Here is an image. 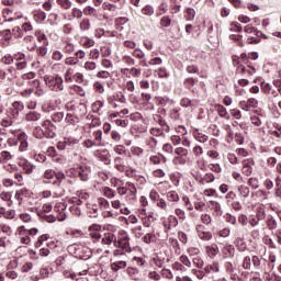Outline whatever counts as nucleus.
Instances as JSON below:
<instances>
[{"label":"nucleus","mask_w":281,"mask_h":281,"mask_svg":"<svg viewBox=\"0 0 281 281\" xmlns=\"http://www.w3.org/2000/svg\"><path fill=\"white\" fill-rule=\"evenodd\" d=\"M179 262L182 263V267H187V269H192V258L188 257V255H181L179 257Z\"/></svg>","instance_id":"f704fd0d"},{"label":"nucleus","mask_w":281,"mask_h":281,"mask_svg":"<svg viewBox=\"0 0 281 281\" xmlns=\"http://www.w3.org/2000/svg\"><path fill=\"white\" fill-rule=\"evenodd\" d=\"M126 271H127V274L130 276V278H132L135 281L139 280V278H140L139 269L133 268V267H128Z\"/></svg>","instance_id":"e433bc0d"},{"label":"nucleus","mask_w":281,"mask_h":281,"mask_svg":"<svg viewBox=\"0 0 281 281\" xmlns=\"http://www.w3.org/2000/svg\"><path fill=\"white\" fill-rule=\"evenodd\" d=\"M76 175L80 181H89V177L91 176V167L80 166L76 169Z\"/></svg>","instance_id":"9b49d317"},{"label":"nucleus","mask_w":281,"mask_h":281,"mask_svg":"<svg viewBox=\"0 0 281 281\" xmlns=\"http://www.w3.org/2000/svg\"><path fill=\"white\" fill-rule=\"evenodd\" d=\"M112 243H113V246L115 247V234L104 233L101 239V245H111Z\"/></svg>","instance_id":"4be33fe9"},{"label":"nucleus","mask_w":281,"mask_h":281,"mask_svg":"<svg viewBox=\"0 0 281 281\" xmlns=\"http://www.w3.org/2000/svg\"><path fill=\"white\" fill-rule=\"evenodd\" d=\"M251 262H252L254 269H256L257 271H260V269H262V259H260V257L252 256Z\"/></svg>","instance_id":"49530a36"},{"label":"nucleus","mask_w":281,"mask_h":281,"mask_svg":"<svg viewBox=\"0 0 281 281\" xmlns=\"http://www.w3.org/2000/svg\"><path fill=\"white\" fill-rule=\"evenodd\" d=\"M244 32L246 34H254L255 37H247V43L251 44H258L260 42V36H262V32L258 31L254 25L247 24L244 27Z\"/></svg>","instance_id":"423d86ee"},{"label":"nucleus","mask_w":281,"mask_h":281,"mask_svg":"<svg viewBox=\"0 0 281 281\" xmlns=\"http://www.w3.org/2000/svg\"><path fill=\"white\" fill-rule=\"evenodd\" d=\"M116 192L119 196L125 195V202L127 205H133L135 201H137V187H135V183L128 181L125 183V186H119L116 187Z\"/></svg>","instance_id":"f257e3e1"},{"label":"nucleus","mask_w":281,"mask_h":281,"mask_svg":"<svg viewBox=\"0 0 281 281\" xmlns=\"http://www.w3.org/2000/svg\"><path fill=\"white\" fill-rule=\"evenodd\" d=\"M65 122L67 124H72L74 126H76V124H78V122H80V119L71 113H67L66 117H65Z\"/></svg>","instance_id":"37998d69"},{"label":"nucleus","mask_w":281,"mask_h":281,"mask_svg":"<svg viewBox=\"0 0 281 281\" xmlns=\"http://www.w3.org/2000/svg\"><path fill=\"white\" fill-rule=\"evenodd\" d=\"M112 271H120V269H126V261H115L111 263Z\"/></svg>","instance_id":"09e8293b"},{"label":"nucleus","mask_w":281,"mask_h":281,"mask_svg":"<svg viewBox=\"0 0 281 281\" xmlns=\"http://www.w3.org/2000/svg\"><path fill=\"white\" fill-rule=\"evenodd\" d=\"M23 109H25V105H23V102L14 101L11 104V109H10V115H11L12 120H18L19 115H20L21 111H23Z\"/></svg>","instance_id":"f8f14e48"},{"label":"nucleus","mask_w":281,"mask_h":281,"mask_svg":"<svg viewBox=\"0 0 281 281\" xmlns=\"http://www.w3.org/2000/svg\"><path fill=\"white\" fill-rule=\"evenodd\" d=\"M167 200L170 203H177L179 201V193H177V191L167 192Z\"/></svg>","instance_id":"3c124183"},{"label":"nucleus","mask_w":281,"mask_h":281,"mask_svg":"<svg viewBox=\"0 0 281 281\" xmlns=\"http://www.w3.org/2000/svg\"><path fill=\"white\" fill-rule=\"evenodd\" d=\"M44 82L50 89V91H55L58 93L59 91H65V85L63 81V77L59 75L54 76H44Z\"/></svg>","instance_id":"f03ea898"},{"label":"nucleus","mask_w":281,"mask_h":281,"mask_svg":"<svg viewBox=\"0 0 281 281\" xmlns=\"http://www.w3.org/2000/svg\"><path fill=\"white\" fill-rule=\"evenodd\" d=\"M94 139L93 142L97 144V146H102V130H98L92 133Z\"/></svg>","instance_id":"864d4df0"},{"label":"nucleus","mask_w":281,"mask_h":281,"mask_svg":"<svg viewBox=\"0 0 281 281\" xmlns=\"http://www.w3.org/2000/svg\"><path fill=\"white\" fill-rule=\"evenodd\" d=\"M207 205L209 209L213 211V216H216L217 218H220V216H223V209L221 207V203L216 201H210Z\"/></svg>","instance_id":"ddd939ff"},{"label":"nucleus","mask_w":281,"mask_h":281,"mask_svg":"<svg viewBox=\"0 0 281 281\" xmlns=\"http://www.w3.org/2000/svg\"><path fill=\"white\" fill-rule=\"evenodd\" d=\"M35 36L38 41V43H42V45H49V40H47V35L41 31L35 32Z\"/></svg>","instance_id":"4c0bfd02"},{"label":"nucleus","mask_w":281,"mask_h":281,"mask_svg":"<svg viewBox=\"0 0 281 281\" xmlns=\"http://www.w3.org/2000/svg\"><path fill=\"white\" fill-rule=\"evenodd\" d=\"M187 254L189 255V258H196L198 256H201V249L198 247L191 246L187 249Z\"/></svg>","instance_id":"c03bdc74"},{"label":"nucleus","mask_w":281,"mask_h":281,"mask_svg":"<svg viewBox=\"0 0 281 281\" xmlns=\"http://www.w3.org/2000/svg\"><path fill=\"white\" fill-rule=\"evenodd\" d=\"M101 192L103 194V196H105L106 199H115V190L111 189L110 187H103L101 189Z\"/></svg>","instance_id":"c9c22d12"},{"label":"nucleus","mask_w":281,"mask_h":281,"mask_svg":"<svg viewBox=\"0 0 281 281\" xmlns=\"http://www.w3.org/2000/svg\"><path fill=\"white\" fill-rule=\"evenodd\" d=\"M87 210L89 214H91L92 218H98V214L100 212V205L98 202H87Z\"/></svg>","instance_id":"2eb2a0df"},{"label":"nucleus","mask_w":281,"mask_h":281,"mask_svg":"<svg viewBox=\"0 0 281 281\" xmlns=\"http://www.w3.org/2000/svg\"><path fill=\"white\" fill-rule=\"evenodd\" d=\"M74 19H82V10H80L78 7L71 9L69 21H74Z\"/></svg>","instance_id":"a19ab883"},{"label":"nucleus","mask_w":281,"mask_h":281,"mask_svg":"<svg viewBox=\"0 0 281 281\" xmlns=\"http://www.w3.org/2000/svg\"><path fill=\"white\" fill-rule=\"evenodd\" d=\"M11 34L14 36V38H23V29H20V26H14Z\"/></svg>","instance_id":"052dcab7"},{"label":"nucleus","mask_w":281,"mask_h":281,"mask_svg":"<svg viewBox=\"0 0 281 281\" xmlns=\"http://www.w3.org/2000/svg\"><path fill=\"white\" fill-rule=\"evenodd\" d=\"M236 254V248H234L231 244H225L222 248V256L223 258H234V255Z\"/></svg>","instance_id":"dca6fc26"},{"label":"nucleus","mask_w":281,"mask_h":281,"mask_svg":"<svg viewBox=\"0 0 281 281\" xmlns=\"http://www.w3.org/2000/svg\"><path fill=\"white\" fill-rule=\"evenodd\" d=\"M80 140L78 138L69 137L65 139V146L74 148V146H78Z\"/></svg>","instance_id":"680f3d73"},{"label":"nucleus","mask_w":281,"mask_h":281,"mask_svg":"<svg viewBox=\"0 0 281 281\" xmlns=\"http://www.w3.org/2000/svg\"><path fill=\"white\" fill-rule=\"evenodd\" d=\"M0 199H1V201H4V203H7L8 207H12L14 202L12 201V193L11 192H5V191L1 192L0 193Z\"/></svg>","instance_id":"c85d7f7f"},{"label":"nucleus","mask_w":281,"mask_h":281,"mask_svg":"<svg viewBox=\"0 0 281 281\" xmlns=\"http://www.w3.org/2000/svg\"><path fill=\"white\" fill-rule=\"evenodd\" d=\"M55 179L56 181H53V184L60 186V183H63V181L66 179L65 173H63V171L55 172Z\"/></svg>","instance_id":"6e6d98bb"},{"label":"nucleus","mask_w":281,"mask_h":281,"mask_svg":"<svg viewBox=\"0 0 281 281\" xmlns=\"http://www.w3.org/2000/svg\"><path fill=\"white\" fill-rule=\"evenodd\" d=\"M11 133L12 135H16L18 142H20V146H19L20 153H25L30 146V143H27V134L25 132L19 133V131H12Z\"/></svg>","instance_id":"6e6552de"},{"label":"nucleus","mask_w":281,"mask_h":281,"mask_svg":"<svg viewBox=\"0 0 281 281\" xmlns=\"http://www.w3.org/2000/svg\"><path fill=\"white\" fill-rule=\"evenodd\" d=\"M191 273L193 276H195V278L198 280H203V278H205V273H207V272H205V270H202V269L198 268V269H192Z\"/></svg>","instance_id":"5fc2aeb1"},{"label":"nucleus","mask_w":281,"mask_h":281,"mask_svg":"<svg viewBox=\"0 0 281 281\" xmlns=\"http://www.w3.org/2000/svg\"><path fill=\"white\" fill-rule=\"evenodd\" d=\"M193 137L194 139H196V142H200V144H205V142L210 139V136H207L199 130H193Z\"/></svg>","instance_id":"393cba45"},{"label":"nucleus","mask_w":281,"mask_h":281,"mask_svg":"<svg viewBox=\"0 0 281 281\" xmlns=\"http://www.w3.org/2000/svg\"><path fill=\"white\" fill-rule=\"evenodd\" d=\"M150 164H154V166H159L161 164H166L167 158L164 155H154L149 157Z\"/></svg>","instance_id":"bb28decb"},{"label":"nucleus","mask_w":281,"mask_h":281,"mask_svg":"<svg viewBox=\"0 0 281 281\" xmlns=\"http://www.w3.org/2000/svg\"><path fill=\"white\" fill-rule=\"evenodd\" d=\"M191 265L195 267V269H203L205 267V260H203L201 255H198V257L191 258Z\"/></svg>","instance_id":"a878e982"},{"label":"nucleus","mask_w":281,"mask_h":281,"mask_svg":"<svg viewBox=\"0 0 281 281\" xmlns=\"http://www.w3.org/2000/svg\"><path fill=\"white\" fill-rule=\"evenodd\" d=\"M113 98H115V100H117V102H120L121 104H126V95H124V93L122 91L116 92L115 95L110 97L108 99V102L111 104V102H113Z\"/></svg>","instance_id":"473e14b6"},{"label":"nucleus","mask_w":281,"mask_h":281,"mask_svg":"<svg viewBox=\"0 0 281 281\" xmlns=\"http://www.w3.org/2000/svg\"><path fill=\"white\" fill-rule=\"evenodd\" d=\"M99 210L102 212L103 218H113V210H111V203L104 198L97 199Z\"/></svg>","instance_id":"20e7f679"},{"label":"nucleus","mask_w":281,"mask_h":281,"mask_svg":"<svg viewBox=\"0 0 281 281\" xmlns=\"http://www.w3.org/2000/svg\"><path fill=\"white\" fill-rule=\"evenodd\" d=\"M237 74H247V76H254L256 74V68L251 66H248V68H245V66H238Z\"/></svg>","instance_id":"2f4dec72"},{"label":"nucleus","mask_w":281,"mask_h":281,"mask_svg":"<svg viewBox=\"0 0 281 281\" xmlns=\"http://www.w3.org/2000/svg\"><path fill=\"white\" fill-rule=\"evenodd\" d=\"M46 240H49V235L44 234L38 237L37 241L35 243V247H43V244L46 243Z\"/></svg>","instance_id":"338daca9"},{"label":"nucleus","mask_w":281,"mask_h":281,"mask_svg":"<svg viewBox=\"0 0 281 281\" xmlns=\"http://www.w3.org/2000/svg\"><path fill=\"white\" fill-rule=\"evenodd\" d=\"M131 153H132V155H134V157H142V155H144V148L137 147V146H132Z\"/></svg>","instance_id":"0e129e2a"},{"label":"nucleus","mask_w":281,"mask_h":281,"mask_svg":"<svg viewBox=\"0 0 281 281\" xmlns=\"http://www.w3.org/2000/svg\"><path fill=\"white\" fill-rule=\"evenodd\" d=\"M169 244L171 245V247H173L175 254H177V256H179L181 254V246L179 245V240H177L173 237H170Z\"/></svg>","instance_id":"a18cd8bd"},{"label":"nucleus","mask_w":281,"mask_h":281,"mask_svg":"<svg viewBox=\"0 0 281 281\" xmlns=\"http://www.w3.org/2000/svg\"><path fill=\"white\" fill-rule=\"evenodd\" d=\"M33 135H34V137H36V139H43V137H45V132H44L43 127L37 126L34 128Z\"/></svg>","instance_id":"13d9d810"},{"label":"nucleus","mask_w":281,"mask_h":281,"mask_svg":"<svg viewBox=\"0 0 281 281\" xmlns=\"http://www.w3.org/2000/svg\"><path fill=\"white\" fill-rule=\"evenodd\" d=\"M215 111L218 113L220 117H224V120H229V113H227V109H225V106L216 104Z\"/></svg>","instance_id":"72a5a7b5"},{"label":"nucleus","mask_w":281,"mask_h":281,"mask_svg":"<svg viewBox=\"0 0 281 281\" xmlns=\"http://www.w3.org/2000/svg\"><path fill=\"white\" fill-rule=\"evenodd\" d=\"M21 166V168L24 170L25 175H32V172H34V165H32V162L27 161V160H22L19 164Z\"/></svg>","instance_id":"cd10ccee"},{"label":"nucleus","mask_w":281,"mask_h":281,"mask_svg":"<svg viewBox=\"0 0 281 281\" xmlns=\"http://www.w3.org/2000/svg\"><path fill=\"white\" fill-rule=\"evenodd\" d=\"M56 177V171L53 169H47L43 175L44 183H54V179Z\"/></svg>","instance_id":"b1692460"},{"label":"nucleus","mask_w":281,"mask_h":281,"mask_svg":"<svg viewBox=\"0 0 281 281\" xmlns=\"http://www.w3.org/2000/svg\"><path fill=\"white\" fill-rule=\"evenodd\" d=\"M157 144L158 142L155 137H148L145 140V146H147V148H149L151 153H155L157 150Z\"/></svg>","instance_id":"c756f323"},{"label":"nucleus","mask_w":281,"mask_h":281,"mask_svg":"<svg viewBox=\"0 0 281 281\" xmlns=\"http://www.w3.org/2000/svg\"><path fill=\"white\" fill-rule=\"evenodd\" d=\"M198 229V236L201 240H212V233L207 231H203V225H200L196 227Z\"/></svg>","instance_id":"aec40b11"},{"label":"nucleus","mask_w":281,"mask_h":281,"mask_svg":"<svg viewBox=\"0 0 281 281\" xmlns=\"http://www.w3.org/2000/svg\"><path fill=\"white\" fill-rule=\"evenodd\" d=\"M165 133H166V130L161 127H153L150 130V135H153L154 137H161L164 136Z\"/></svg>","instance_id":"4d7b16f0"},{"label":"nucleus","mask_w":281,"mask_h":281,"mask_svg":"<svg viewBox=\"0 0 281 281\" xmlns=\"http://www.w3.org/2000/svg\"><path fill=\"white\" fill-rule=\"evenodd\" d=\"M42 127L44 131V137H46V139H54V137H56V125H54L52 121L45 120L42 123Z\"/></svg>","instance_id":"0eeeda50"},{"label":"nucleus","mask_w":281,"mask_h":281,"mask_svg":"<svg viewBox=\"0 0 281 281\" xmlns=\"http://www.w3.org/2000/svg\"><path fill=\"white\" fill-rule=\"evenodd\" d=\"M248 186L251 188V190H258V188H260V181L258 178H250L248 180Z\"/></svg>","instance_id":"e2e57ef3"},{"label":"nucleus","mask_w":281,"mask_h":281,"mask_svg":"<svg viewBox=\"0 0 281 281\" xmlns=\"http://www.w3.org/2000/svg\"><path fill=\"white\" fill-rule=\"evenodd\" d=\"M13 60H15V69H18V71H21L27 67V59L23 53L14 54Z\"/></svg>","instance_id":"9d476101"},{"label":"nucleus","mask_w":281,"mask_h":281,"mask_svg":"<svg viewBox=\"0 0 281 281\" xmlns=\"http://www.w3.org/2000/svg\"><path fill=\"white\" fill-rule=\"evenodd\" d=\"M79 30L81 32H89L91 30V21L89 18H83L79 23Z\"/></svg>","instance_id":"7c9ffc66"},{"label":"nucleus","mask_w":281,"mask_h":281,"mask_svg":"<svg viewBox=\"0 0 281 281\" xmlns=\"http://www.w3.org/2000/svg\"><path fill=\"white\" fill-rule=\"evenodd\" d=\"M12 159V154L8 150H3L0 153V164H8Z\"/></svg>","instance_id":"de8ad7c7"},{"label":"nucleus","mask_w":281,"mask_h":281,"mask_svg":"<svg viewBox=\"0 0 281 281\" xmlns=\"http://www.w3.org/2000/svg\"><path fill=\"white\" fill-rule=\"evenodd\" d=\"M89 232L91 238H93L94 240H100V238H102V235L100 234V232H102V226L100 224H92L89 227Z\"/></svg>","instance_id":"4468645a"},{"label":"nucleus","mask_w":281,"mask_h":281,"mask_svg":"<svg viewBox=\"0 0 281 281\" xmlns=\"http://www.w3.org/2000/svg\"><path fill=\"white\" fill-rule=\"evenodd\" d=\"M179 225V220L175 215H170L168 218L164 220V227L166 229H172Z\"/></svg>","instance_id":"f3484780"},{"label":"nucleus","mask_w":281,"mask_h":281,"mask_svg":"<svg viewBox=\"0 0 281 281\" xmlns=\"http://www.w3.org/2000/svg\"><path fill=\"white\" fill-rule=\"evenodd\" d=\"M237 190L239 192V195L244 199H247V196H249V187L240 184L237 187Z\"/></svg>","instance_id":"8fccbe9b"},{"label":"nucleus","mask_w":281,"mask_h":281,"mask_svg":"<svg viewBox=\"0 0 281 281\" xmlns=\"http://www.w3.org/2000/svg\"><path fill=\"white\" fill-rule=\"evenodd\" d=\"M0 80H8L9 82L16 80V68L10 66L5 70L0 69Z\"/></svg>","instance_id":"1a4fd4ad"},{"label":"nucleus","mask_w":281,"mask_h":281,"mask_svg":"<svg viewBox=\"0 0 281 281\" xmlns=\"http://www.w3.org/2000/svg\"><path fill=\"white\" fill-rule=\"evenodd\" d=\"M205 254L211 259L216 258V256H218V246L216 244H213L211 246H206L205 247Z\"/></svg>","instance_id":"412c9836"},{"label":"nucleus","mask_w":281,"mask_h":281,"mask_svg":"<svg viewBox=\"0 0 281 281\" xmlns=\"http://www.w3.org/2000/svg\"><path fill=\"white\" fill-rule=\"evenodd\" d=\"M115 247L116 249H123L126 254H131V237L126 231H119L117 236H115Z\"/></svg>","instance_id":"7ed1b4c3"},{"label":"nucleus","mask_w":281,"mask_h":281,"mask_svg":"<svg viewBox=\"0 0 281 281\" xmlns=\"http://www.w3.org/2000/svg\"><path fill=\"white\" fill-rule=\"evenodd\" d=\"M16 234L19 236H25V234H27L29 236H36L38 234V228H31L27 231L25 226H20L16 229Z\"/></svg>","instance_id":"6ab92c4d"},{"label":"nucleus","mask_w":281,"mask_h":281,"mask_svg":"<svg viewBox=\"0 0 281 281\" xmlns=\"http://www.w3.org/2000/svg\"><path fill=\"white\" fill-rule=\"evenodd\" d=\"M102 106H104V102L100 100L94 101L91 105L92 113H100V111H102Z\"/></svg>","instance_id":"603ef678"},{"label":"nucleus","mask_w":281,"mask_h":281,"mask_svg":"<svg viewBox=\"0 0 281 281\" xmlns=\"http://www.w3.org/2000/svg\"><path fill=\"white\" fill-rule=\"evenodd\" d=\"M40 218L44 220L46 223H56V215H47L45 212L37 213Z\"/></svg>","instance_id":"79ce46f5"},{"label":"nucleus","mask_w":281,"mask_h":281,"mask_svg":"<svg viewBox=\"0 0 281 281\" xmlns=\"http://www.w3.org/2000/svg\"><path fill=\"white\" fill-rule=\"evenodd\" d=\"M135 238H142L144 236V228L142 226H136L132 229Z\"/></svg>","instance_id":"774afa93"},{"label":"nucleus","mask_w":281,"mask_h":281,"mask_svg":"<svg viewBox=\"0 0 281 281\" xmlns=\"http://www.w3.org/2000/svg\"><path fill=\"white\" fill-rule=\"evenodd\" d=\"M66 82H74V68H68L64 75Z\"/></svg>","instance_id":"69168bd1"},{"label":"nucleus","mask_w":281,"mask_h":281,"mask_svg":"<svg viewBox=\"0 0 281 281\" xmlns=\"http://www.w3.org/2000/svg\"><path fill=\"white\" fill-rule=\"evenodd\" d=\"M56 3L61 8V10H71V5H74L71 0H56Z\"/></svg>","instance_id":"58836bf2"},{"label":"nucleus","mask_w":281,"mask_h":281,"mask_svg":"<svg viewBox=\"0 0 281 281\" xmlns=\"http://www.w3.org/2000/svg\"><path fill=\"white\" fill-rule=\"evenodd\" d=\"M175 157L172 162L175 164V166H186L187 161H188V149L183 148V147H177L175 149Z\"/></svg>","instance_id":"39448f33"},{"label":"nucleus","mask_w":281,"mask_h":281,"mask_svg":"<svg viewBox=\"0 0 281 281\" xmlns=\"http://www.w3.org/2000/svg\"><path fill=\"white\" fill-rule=\"evenodd\" d=\"M81 45L86 48L93 47V45H95V41L89 37H82Z\"/></svg>","instance_id":"bf43d9fd"},{"label":"nucleus","mask_w":281,"mask_h":281,"mask_svg":"<svg viewBox=\"0 0 281 281\" xmlns=\"http://www.w3.org/2000/svg\"><path fill=\"white\" fill-rule=\"evenodd\" d=\"M38 120H41V113H38V112H29L25 115L26 122H38Z\"/></svg>","instance_id":"ea45409f"},{"label":"nucleus","mask_w":281,"mask_h":281,"mask_svg":"<svg viewBox=\"0 0 281 281\" xmlns=\"http://www.w3.org/2000/svg\"><path fill=\"white\" fill-rule=\"evenodd\" d=\"M254 159H248L244 162V166L241 168L243 175L246 177H251V172H254Z\"/></svg>","instance_id":"a211bd4d"},{"label":"nucleus","mask_w":281,"mask_h":281,"mask_svg":"<svg viewBox=\"0 0 281 281\" xmlns=\"http://www.w3.org/2000/svg\"><path fill=\"white\" fill-rule=\"evenodd\" d=\"M205 273H218L221 271V266L218 265L217 261H213L211 265H206L204 267Z\"/></svg>","instance_id":"5701e85b"}]
</instances>
